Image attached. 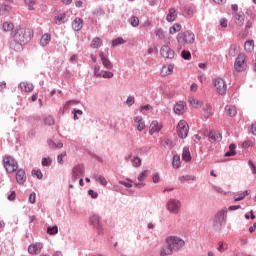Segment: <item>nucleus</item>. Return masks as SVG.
Returning a JSON list of instances; mask_svg holds the SVG:
<instances>
[{
  "label": "nucleus",
  "mask_w": 256,
  "mask_h": 256,
  "mask_svg": "<svg viewBox=\"0 0 256 256\" xmlns=\"http://www.w3.org/2000/svg\"><path fill=\"white\" fill-rule=\"evenodd\" d=\"M11 36L16 43L25 45V43H29V41L33 39V29L16 27V29L12 31Z\"/></svg>",
  "instance_id": "obj_1"
},
{
  "label": "nucleus",
  "mask_w": 256,
  "mask_h": 256,
  "mask_svg": "<svg viewBox=\"0 0 256 256\" xmlns=\"http://www.w3.org/2000/svg\"><path fill=\"white\" fill-rule=\"evenodd\" d=\"M177 41L179 43L178 49H183V45H191L195 43V34L191 31L181 32L177 35Z\"/></svg>",
  "instance_id": "obj_2"
},
{
  "label": "nucleus",
  "mask_w": 256,
  "mask_h": 256,
  "mask_svg": "<svg viewBox=\"0 0 256 256\" xmlns=\"http://www.w3.org/2000/svg\"><path fill=\"white\" fill-rule=\"evenodd\" d=\"M165 243L166 245H169L172 251H180V249H183L185 245V240L178 236H169L166 238Z\"/></svg>",
  "instance_id": "obj_3"
},
{
  "label": "nucleus",
  "mask_w": 256,
  "mask_h": 256,
  "mask_svg": "<svg viewBox=\"0 0 256 256\" xmlns=\"http://www.w3.org/2000/svg\"><path fill=\"white\" fill-rule=\"evenodd\" d=\"M3 165L7 173H15L19 169V164L11 156L4 157Z\"/></svg>",
  "instance_id": "obj_4"
},
{
  "label": "nucleus",
  "mask_w": 256,
  "mask_h": 256,
  "mask_svg": "<svg viewBox=\"0 0 256 256\" xmlns=\"http://www.w3.org/2000/svg\"><path fill=\"white\" fill-rule=\"evenodd\" d=\"M177 135L180 139H187L189 135V124L185 120H180L177 125Z\"/></svg>",
  "instance_id": "obj_5"
},
{
  "label": "nucleus",
  "mask_w": 256,
  "mask_h": 256,
  "mask_svg": "<svg viewBox=\"0 0 256 256\" xmlns=\"http://www.w3.org/2000/svg\"><path fill=\"white\" fill-rule=\"evenodd\" d=\"M214 89L218 95H225L227 93V82L223 78H216L214 81Z\"/></svg>",
  "instance_id": "obj_6"
},
{
  "label": "nucleus",
  "mask_w": 256,
  "mask_h": 256,
  "mask_svg": "<svg viewBox=\"0 0 256 256\" xmlns=\"http://www.w3.org/2000/svg\"><path fill=\"white\" fill-rule=\"evenodd\" d=\"M234 67L238 73H242L247 69V62L245 54H239L235 60Z\"/></svg>",
  "instance_id": "obj_7"
},
{
  "label": "nucleus",
  "mask_w": 256,
  "mask_h": 256,
  "mask_svg": "<svg viewBox=\"0 0 256 256\" xmlns=\"http://www.w3.org/2000/svg\"><path fill=\"white\" fill-rule=\"evenodd\" d=\"M166 207L169 213H172L173 215H177L179 211H181V201L177 199H170L167 202Z\"/></svg>",
  "instance_id": "obj_8"
},
{
  "label": "nucleus",
  "mask_w": 256,
  "mask_h": 256,
  "mask_svg": "<svg viewBox=\"0 0 256 256\" xmlns=\"http://www.w3.org/2000/svg\"><path fill=\"white\" fill-rule=\"evenodd\" d=\"M85 175V167L81 165H76L72 169V181L75 183L79 177H83Z\"/></svg>",
  "instance_id": "obj_9"
},
{
  "label": "nucleus",
  "mask_w": 256,
  "mask_h": 256,
  "mask_svg": "<svg viewBox=\"0 0 256 256\" xmlns=\"http://www.w3.org/2000/svg\"><path fill=\"white\" fill-rule=\"evenodd\" d=\"M94 75L96 77H102L103 79H113V72L101 70V66H95L94 68Z\"/></svg>",
  "instance_id": "obj_10"
},
{
  "label": "nucleus",
  "mask_w": 256,
  "mask_h": 256,
  "mask_svg": "<svg viewBox=\"0 0 256 256\" xmlns=\"http://www.w3.org/2000/svg\"><path fill=\"white\" fill-rule=\"evenodd\" d=\"M90 225H93L98 231V235L103 234V226H101V219L97 215H92L90 217Z\"/></svg>",
  "instance_id": "obj_11"
},
{
  "label": "nucleus",
  "mask_w": 256,
  "mask_h": 256,
  "mask_svg": "<svg viewBox=\"0 0 256 256\" xmlns=\"http://www.w3.org/2000/svg\"><path fill=\"white\" fill-rule=\"evenodd\" d=\"M160 55H162L164 59H173V57H175V51H173L171 47L163 45L160 49Z\"/></svg>",
  "instance_id": "obj_12"
},
{
  "label": "nucleus",
  "mask_w": 256,
  "mask_h": 256,
  "mask_svg": "<svg viewBox=\"0 0 256 256\" xmlns=\"http://www.w3.org/2000/svg\"><path fill=\"white\" fill-rule=\"evenodd\" d=\"M226 215H227V211H225V210L219 211L216 214L215 219H214V227L219 229V227H221L223 225V221H225Z\"/></svg>",
  "instance_id": "obj_13"
},
{
  "label": "nucleus",
  "mask_w": 256,
  "mask_h": 256,
  "mask_svg": "<svg viewBox=\"0 0 256 256\" xmlns=\"http://www.w3.org/2000/svg\"><path fill=\"white\" fill-rule=\"evenodd\" d=\"M173 111L176 115H184L187 111V103L184 101L177 102L173 107Z\"/></svg>",
  "instance_id": "obj_14"
},
{
  "label": "nucleus",
  "mask_w": 256,
  "mask_h": 256,
  "mask_svg": "<svg viewBox=\"0 0 256 256\" xmlns=\"http://www.w3.org/2000/svg\"><path fill=\"white\" fill-rule=\"evenodd\" d=\"M163 129V124L159 123L157 120H153L149 126V135H155V133H159Z\"/></svg>",
  "instance_id": "obj_15"
},
{
  "label": "nucleus",
  "mask_w": 256,
  "mask_h": 256,
  "mask_svg": "<svg viewBox=\"0 0 256 256\" xmlns=\"http://www.w3.org/2000/svg\"><path fill=\"white\" fill-rule=\"evenodd\" d=\"M234 23L238 25V27H243L245 23V14L243 12H235L233 13Z\"/></svg>",
  "instance_id": "obj_16"
},
{
  "label": "nucleus",
  "mask_w": 256,
  "mask_h": 256,
  "mask_svg": "<svg viewBox=\"0 0 256 256\" xmlns=\"http://www.w3.org/2000/svg\"><path fill=\"white\" fill-rule=\"evenodd\" d=\"M42 249H43V244L41 243L32 244L28 247V253H30V255H39Z\"/></svg>",
  "instance_id": "obj_17"
},
{
  "label": "nucleus",
  "mask_w": 256,
  "mask_h": 256,
  "mask_svg": "<svg viewBox=\"0 0 256 256\" xmlns=\"http://www.w3.org/2000/svg\"><path fill=\"white\" fill-rule=\"evenodd\" d=\"M134 127L137 129V131H143L145 129V120H143V117L136 116L134 117Z\"/></svg>",
  "instance_id": "obj_18"
},
{
  "label": "nucleus",
  "mask_w": 256,
  "mask_h": 256,
  "mask_svg": "<svg viewBox=\"0 0 256 256\" xmlns=\"http://www.w3.org/2000/svg\"><path fill=\"white\" fill-rule=\"evenodd\" d=\"M203 116L205 119H209V117H213V114L215 113V110L213 109V106L211 104H205L202 108Z\"/></svg>",
  "instance_id": "obj_19"
},
{
  "label": "nucleus",
  "mask_w": 256,
  "mask_h": 256,
  "mask_svg": "<svg viewBox=\"0 0 256 256\" xmlns=\"http://www.w3.org/2000/svg\"><path fill=\"white\" fill-rule=\"evenodd\" d=\"M16 181L19 185H23L27 181V175L25 174V170L19 169L16 172Z\"/></svg>",
  "instance_id": "obj_20"
},
{
  "label": "nucleus",
  "mask_w": 256,
  "mask_h": 256,
  "mask_svg": "<svg viewBox=\"0 0 256 256\" xmlns=\"http://www.w3.org/2000/svg\"><path fill=\"white\" fill-rule=\"evenodd\" d=\"M173 69H175V65H173V64L163 66L162 70H161V76L167 77L169 75H173Z\"/></svg>",
  "instance_id": "obj_21"
},
{
  "label": "nucleus",
  "mask_w": 256,
  "mask_h": 256,
  "mask_svg": "<svg viewBox=\"0 0 256 256\" xmlns=\"http://www.w3.org/2000/svg\"><path fill=\"white\" fill-rule=\"evenodd\" d=\"M99 57L101 59L102 65L106 69H113V64L111 63V60L109 58H107V56H105V54H103V52H100Z\"/></svg>",
  "instance_id": "obj_22"
},
{
  "label": "nucleus",
  "mask_w": 256,
  "mask_h": 256,
  "mask_svg": "<svg viewBox=\"0 0 256 256\" xmlns=\"http://www.w3.org/2000/svg\"><path fill=\"white\" fill-rule=\"evenodd\" d=\"M175 19H177V10L175 8H170L166 16V21H168V23H173Z\"/></svg>",
  "instance_id": "obj_23"
},
{
  "label": "nucleus",
  "mask_w": 256,
  "mask_h": 256,
  "mask_svg": "<svg viewBox=\"0 0 256 256\" xmlns=\"http://www.w3.org/2000/svg\"><path fill=\"white\" fill-rule=\"evenodd\" d=\"M188 103L189 105H191V107H193L194 109H201V107H203V102L199 101L196 98L190 97L188 99Z\"/></svg>",
  "instance_id": "obj_24"
},
{
  "label": "nucleus",
  "mask_w": 256,
  "mask_h": 256,
  "mask_svg": "<svg viewBox=\"0 0 256 256\" xmlns=\"http://www.w3.org/2000/svg\"><path fill=\"white\" fill-rule=\"evenodd\" d=\"M72 29H74V31H81V29H83V19L76 18L72 22Z\"/></svg>",
  "instance_id": "obj_25"
},
{
  "label": "nucleus",
  "mask_w": 256,
  "mask_h": 256,
  "mask_svg": "<svg viewBox=\"0 0 256 256\" xmlns=\"http://www.w3.org/2000/svg\"><path fill=\"white\" fill-rule=\"evenodd\" d=\"M225 113L228 115V117H235V115H237V107L233 105H227L225 107Z\"/></svg>",
  "instance_id": "obj_26"
},
{
  "label": "nucleus",
  "mask_w": 256,
  "mask_h": 256,
  "mask_svg": "<svg viewBox=\"0 0 256 256\" xmlns=\"http://www.w3.org/2000/svg\"><path fill=\"white\" fill-rule=\"evenodd\" d=\"M20 89L25 91V93H31L34 89L33 85L29 82H21Z\"/></svg>",
  "instance_id": "obj_27"
},
{
  "label": "nucleus",
  "mask_w": 256,
  "mask_h": 256,
  "mask_svg": "<svg viewBox=\"0 0 256 256\" xmlns=\"http://www.w3.org/2000/svg\"><path fill=\"white\" fill-rule=\"evenodd\" d=\"M51 42V34L45 33L40 39L41 47H47V44Z\"/></svg>",
  "instance_id": "obj_28"
},
{
  "label": "nucleus",
  "mask_w": 256,
  "mask_h": 256,
  "mask_svg": "<svg viewBox=\"0 0 256 256\" xmlns=\"http://www.w3.org/2000/svg\"><path fill=\"white\" fill-rule=\"evenodd\" d=\"M182 159L186 163H189V161H191V151H189V147L183 148Z\"/></svg>",
  "instance_id": "obj_29"
},
{
  "label": "nucleus",
  "mask_w": 256,
  "mask_h": 256,
  "mask_svg": "<svg viewBox=\"0 0 256 256\" xmlns=\"http://www.w3.org/2000/svg\"><path fill=\"white\" fill-rule=\"evenodd\" d=\"M101 45H103V40H101V38H99V37H95L92 40L90 47L92 49H99V47H101Z\"/></svg>",
  "instance_id": "obj_30"
},
{
  "label": "nucleus",
  "mask_w": 256,
  "mask_h": 256,
  "mask_svg": "<svg viewBox=\"0 0 256 256\" xmlns=\"http://www.w3.org/2000/svg\"><path fill=\"white\" fill-rule=\"evenodd\" d=\"M221 139V134L217 132H210L208 135V140L210 141V143H213V141H221Z\"/></svg>",
  "instance_id": "obj_31"
},
{
  "label": "nucleus",
  "mask_w": 256,
  "mask_h": 256,
  "mask_svg": "<svg viewBox=\"0 0 256 256\" xmlns=\"http://www.w3.org/2000/svg\"><path fill=\"white\" fill-rule=\"evenodd\" d=\"M249 190H245L244 192H240L237 193L236 195H234V201H243V199H245L248 195H249Z\"/></svg>",
  "instance_id": "obj_32"
},
{
  "label": "nucleus",
  "mask_w": 256,
  "mask_h": 256,
  "mask_svg": "<svg viewBox=\"0 0 256 256\" xmlns=\"http://www.w3.org/2000/svg\"><path fill=\"white\" fill-rule=\"evenodd\" d=\"M2 29L3 31H5V33H9L15 29V25L13 24V22H4L2 24Z\"/></svg>",
  "instance_id": "obj_33"
},
{
  "label": "nucleus",
  "mask_w": 256,
  "mask_h": 256,
  "mask_svg": "<svg viewBox=\"0 0 256 256\" xmlns=\"http://www.w3.org/2000/svg\"><path fill=\"white\" fill-rule=\"evenodd\" d=\"M173 253V249L166 244V246L162 247L160 250V256H169Z\"/></svg>",
  "instance_id": "obj_34"
},
{
  "label": "nucleus",
  "mask_w": 256,
  "mask_h": 256,
  "mask_svg": "<svg viewBox=\"0 0 256 256\" xmlns=\"http://www.w3.org/2000/svg\"><path fill=\"white\" fill-rule=\"evenodd\" d=\"M172 166L174 169H179V167H181V156L178 154L173 156Z\"/></svg>",
  "instance_id": "obj_35"
},
{
  "label": "nucleus",
  "mask_w": 256,
  "mask_h": 256,
  "mask_svg": "<svg viewBox=\"0 0 256 256\" xmlns=\"http://www.w3.org/2000/svg\"><path fill=\"white\" fill-rule=\"evenodd\" d=\"M244 49L245 51H248L249 53H251V51L255 49V42L253 40H247L244 44Z\"/></svg>",
  "instance_id": "obj_36"
},
{
  "label": "nucleus",
  "mask_w": 256,
  "mask_h": 256,
  "mask_svg": "<svg viewBox=\"0 0 256 256\" xmlns=\"http://www.w3.org/2000/svg\"><path fill=\"white\" fill-rule=\"evenodd\" d=\"M65 19H67V15H65V13L59 14L57 16H55L54 21L56 23V25H61V23H65Z\"/></svg>",
  "instance_id": "obj_37"
},
{
  "label": "nucleus",
  "mask_w": 256,
  "mask_h": 256,
  "mask_svg": "<svg viewBox=\"0 0 256 256\" xmlns=\"http://www.w3.org/2000/svg\"><path fill=\"white\" fill-rule=\"evenodd\" d=\"M182 27L180 24L175 23L172 27L169 29L170 35H175V33H179L181 31Z\"/></svg>",
  "instance_id": "obj_38"
},
{
  "label": "nucleus",
  "mask_w": 256,
  "mask_h": 256,
  "mask_svg": "<svg viewBox=\"0 0 256 256\" xmlns=\"http://www.w3.org/2000/svg\"><path fill=\"white\" fill-rule=\"evenodd\" d=\"M94 179L95 181L100 183V185H102L103 187H107V179H105V177L101 175L100 176L94 175Z\"/></svg>",
  "instance_id": "obj_39"
},
{
  "label": "nucleus",
  "mask_w": 256,
  "mask_h": 256,
  "mask_svg": "<svg viewBox=\"0 0 256 256\" xmlns=\"http://www.w3.org/2000/svg\"><path fill=\"white\" fill-rule=\"evenodd\" d=\"M127 43L122 37H118L112 41V47H117V45H123Z\"/></svg>",
  "instance_id": "obj_40"
},
{
  "label": "nucleus",
  "mask_w": 256,
  "mask_h": 256,
  "mask_svg": "<svg viewBox=\"0 0 256 256\" xmlns=\"http://www.w3.org/2000/svg\"><path fill=\"white\" fill-rule=\"evenodd\" d=\"M148 175H149V170H144L138 175L137 179L138 181L143 182L145 181V179H147Z\"/></svg>",
  "instance_id": "obj_41"
},
{
  "label": "nucleus",
  "mask_w": 256,
  "mask_h": 256,
  "mask_svg": "<svg viewBox=\"0 0 256 256\" xmlns=\"http://www.w3.org/2000/svg\"><path fill=\"white\" fill-rule=\"evenodd\" d=\"M235 149H236L235 144H231L229 146V151L226 152V154H225L226 157H233V156H235L236 155Z\"/></svg>",
  "instance_id": "obj_42"
},
{
  "label": "nucleus",
  "mask_w": 256,
  "mask_h": 256,
  "mask_svg": "<svg viewBox=\"0 0 256 256\" xmlns=\"http://www.w3.org/2000/svg\"><path fill=\"white\" fill-rule=\"evenodd\" d=\"M243 149H249V147H255V140H247L242 144Z\"/></svg>",
  "instance_id": "obj_43"
},
{
  "label": "nucleus",
  "mask_w": 256,
  "mask_h": 256,
  "mask_svg": "<svg viewBox=\"0 0 256 256\" xmlns=\"http://www.w3.org/2000/svg\"><path fill=\"white\" fill-rule=\"evenodd\" d=\"M151 109H153V106H151L150 104L141 106L140 113H142V115H147V111H151Z\"/></svg>",
  "instance_id": "obj_44"
},
{
  "label": "nucleus",
  "mask_w": 256,
  "mask_h": 256,
  "mask_svg": "<svg viewBox=\"0 0 256 256\" xmlns=\"http://www.w3.org/2000/svg\"><path fill=\"white\" fill-rule=\"evenodd\" d=\"M48 235H57L59 233V228L57 226L47 228Z\"/></svg>",
  "instance_id": "obj_45"
},
{
  "label": "nucleus",
  "mask_w": 256,
  "mask_h": 256,
  "mask_svg": "<svg viewBox=\"0 0 256 256\" xmlns=\"http://www.w3.org/2000/svg\"><path fill=\"white\" fill-rule=\"evenodd\" d=\"M29 11H35V0H25Z\"/></svg>",
  "instance_id": "obj_46"
},
{
  "label": "nucleus",
  "mask_w": 256,
  "mask_h": 256,
  "mask_svg": "<svg viewBox=\"0 0 256 256\" xmlns=\"http://www.w3.org/2000/svg\"><path fill=\"white\" fill-rule=\"evenodd\" d=\"M130 24L132 27H139V18L137 16H132L130 18Z\"/></svg>",
  "instance_id": "obj_47"
},
{
  "label": "nucleus",
  "mask_w": 256,
  "mask_h": 256,
  "mask_svg": "<svg viewBox=\"0 0 256 256\" xmlns=\"http://www.w3.org/2000/svg\"><path fill=\"white\" fill-rule=\"evenodd\" d=\"M132 164H133V167H141V158H139L138 156L134 157L132 159Z\"/></svg>",
  "instance_id": "obj_48"
},
{
  "label": "nucleus",
  "mask_w": 256,
  "mask_h": 256,
  "mask_svg": "<svg viewBox=\"0 0 256 256\" xmlns=\"http://www.w3.org/2000/svg\"><path fill=\"white\" fill-rule=\"evenodd\" d=\"M13 7L7 3L0 4V11H11Z\"/></svg>",
  "instance_id": "obj_49"
},
{
  "label": "nucleus",
  "mask_w": 256,
  "mask_h": 256,
  "mask_svg": "<svg viewBox=\"0 0 256 256\" xmlns=\"http://www.w3.org/2000/svg\"><path fill=\"white\" fill-rule=\"evenodd\" d=\"M179 181H181V183H183V181H195V176H181L179 177Z\"/></svg>",
  "instance_id": "obj_50"
},
{
  "label": "nucleus",
  "mask_w": 256,
  "mask_h": 256,
  "mask_svg": "<svg viewBox=\"0 0 256 256\" xmlns=\"http://www.w3.org/2000/svg\"><path fill=\"white\" fill-rule=\"evenodd\" d=\"M156 37H158V39H165V31L161 28L156 30Z\"/></svg>",
  "instance_id": "obj_51"
},
{
  "label": "nucleus",
  "mask_w": 256,
  "mask_h": 256,
  "mask_svg": "<svg viewBox=\"0 0 256 256\" xmlns=\"http://www.w3.org/2000/svg\"><path fill=\"white\" fill-rule=\"evenodd\" d=\"M181 56L186 61H189V59H191V52L184 50V51H182Z\"/></svg>",
  "instance_id": "obj_52"
},
{
  "label": "nucleus",
  "mask_w": 256,
  "mask_h": 256,
  "mask_svg": "<svg viewBox=\"0 0 256 256\" xmlns=\"http://www.w3.org/2000/svg\"><path fill=\"white\" fill-rule=\"evenodd\" d=\"M126 105H128V107L135 105V97L129 96L126 100Z\"/></svg>",
  "instance_id": "obj_53"
},
{
  "label": "nucleus",
  "mask_w": 256,
  "mask_h": 256,
  "mask_svg": "<svg viewBox=\"0 0 256 256\" xmlns=\"http://www.w3.org/2000/svg\"><path fill=\"white\" fill-rule=\"evenodd\" d=\"M45 125H55V120L52 118V116H47L45 118Z\"/></svg>",
  "instance_id": "obj_54"
},
{
  "label": "nucleus",
  "mask_w": 256,
  "mask_h": 256,
  "mask_svg": "<svg viewBox=\"0 0 256 256\" xmlns=\"http://www.w3.org/2000/svg\"><path fill=\"white\" fill-rule=\"evenodd\" d=\"M51 163H52L51 158H43L42 159L43 167H49L51 165Z\"/></svg>",
  "instance_id": "obj_55"
},
{
  "label": "nucleus",
  "mask_w": 256,
  "mask_h": 256,
  "mask_svg": "<svg viewBox=\"0 0 256 256\" xmlns=\"http://www.w3.org/2000/svg\"><path fill=\"white\" fill-rule=\"evenodd\" d=\"M63 157H67V152H62L60 155H58L57 161L60 165H63Z\"/></svg>",
  "instance_id": "obj_56"
},
{
  "label": "nucleus",
  "mask_w": 256,
  "mask_h": 256,
  "mask_svg": "<svg viewBox=\"0 0 256 256\" xmlns=\"http://www.w3.org/2000/svg\"><path fill=\"white\" fill-rule=\"evenodd\" d=\"M32 175H35L37 179H43V173L41 172V170H33Z\"/></svg>",
  "instance_id": "obj_57"
},
{
  "label": "nucleus",
  "mask_w": 256,
  "mask_h": 256,
  "mask_svg": "<svg viewBox=\"0 0 256 256\" xmlns=\"http://www.w3.org/2000/svg\"><path fill=\"white\" fill-rule=\"evenodd\" d=\"M160 176H159V173H154L153 175H152V181H153V183H159V181H160Z\"/></svg>",
  "instance_id": "obj_58"
},
{
  "label": "nucleus",
  "mask_w": 256,
  "mask_h": 256,
  "mask_svg": "<svg viewBox=\"0 0 256 256\" xmlns=\"http://www.w3.org/2000/svg\"><path fill=\"white\" fill-rule=\"evenodd\" d=\"M71 105H79V101L70 100V101L66 102L65 107H71Z\"/></svg>",
  "instance_id": "obj_59"
},
{
  "label": "nucleus",
  "mask_w": 256,
  "mask_h": 256,
  "mask_svg": "<svg viewBox=\"0 0 256 256\" xmlns=\"http://www.w3.org/2000/svg\"><path fill=\"white\" fill-rule=\"evenodd\" d=\"M225 249H227V247H225V244H223V242L218 243V251L220 253H223V251H225Z\"/></svg>",
  "instance_id": "obj_60"
},
{
  "label": "nucleus",
  "mask_w": 256,
  "mask_h": 256,
  "mask_svg": "<svg viewBox=\"0 0 256 256\" xmlns=\"http://www.w3.org/2000/svg\"><path fill=\"white\" fill-rule=\"evenodd\" d=\"M15 197H16L15 191H12L10 193V195H8V200L9 201H15Z\"/></svg>",
  "instance_id": "obj_61"
},
{
  "label": "nucleus",
  "mask_w": 256,
  "mask_h": 256,
  "mask_svg": "<svg viewBox=\"0 0 256 256\" xmlns=\"http://www.w3.org/2000/svg\"><path fill=\"white\" fill-rule=\"evenodd\" d=\"M35 197H36L35 193L30 194L29 202L32 203V204L35 203Z\"/></svg>",
  "instance_id": "obj_62"
},
{
  "label": "nucleus",
  "mask_w": 256,
  "mask_h": 256,
  "mask_svg": "<svg viewBox=\"0 0 256 256\" xmlns=\"http://www.w3.org/2000/svg\"><path fill=\"white\" fill-rule=\"evenodd\" d=\"M220 25H221V27H227V19L222 18V19L220 20Z\"/></svg>",
  "instance_id": "obj_63"
},
{
  "label": "nucleus",
  "mask_w": 256,
  "mask_h": 256,
  "mask_svg": "<svg viewBox=\"0 0 256 256\" xmlns=\"http://www.w3.org/2000/svg\"><path fill=\"white\" fill-rule=\"evenodd\" d=\"M251 133H252V135H256V123L252 124Z\"/></svg>",
  "instance_id": "obj_64"
}]
</instances>
